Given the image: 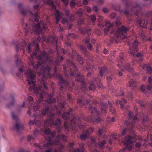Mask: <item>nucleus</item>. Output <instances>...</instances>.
<instances>
[{"mask_svg":"<svg viewBox=\"0 0 152 152\" xmlns=\"http://www.w3.org/2000/svg\"><path fill=\"white\" fill-rule=\"evenodd\" d=\"M41 39V37H38L37 40H34L31 43H29L27 46H26L25 40L22 39L20 43L16 44V51L18 52L22 49L23 54L22 57L23 58L25 50L26 49L30 54V57H28V64L32 66L35 69L40 70L41 71L38 72V74L39 75H42L43 78L51 77V75L50 73V68L49 65H54L55 72L54 75L57 77L59 80V84L60 86L61 90L63 91L68 89L70 91H72V86H74L75 83L72 82L71 85L70 82L64 80L61 75L56 74V66L59 65L60 61L61 62L63 60V57L58 54L57 58L54 62L48 54L45 51H43L41 54L37 55V52L39 49L37 42L40 41Z\"/></svg>","mask_w":152,"mask_h":152,"instance_id":"1","label":"nucleus"},{"mask_svg":"<svg viewBox=\"0 0 152 152\" xmlns=\"http://www.w3.org/2000/svg\"><path fill=\"white\" fill-rule=\"evenodd\" d=\"M19 10L21 14L25 16L29 17L28 23L26 22L25 20L23 18L22 21V24L25 31L26 35L30 36L34 32L37 34L41 33L40 28L43 27V29H45L44 23L41 21V26L39 22V17L37 15L36 10L34 12L31 11L29 7H24L23 4L19 3L18 4Z\"/></svg>","mask_w":152,"mask_h":152,"instance_id":"2","label":"nucleus"},{"mask_svg":"<svg viewBox=\"0 0 152 152\" xmlns=\"http://www.w3.org/2000/svg\"><path fill=\"white\" fill-rule=\"evenodd\" d=\"M19 56L20 54L17 53L15 56L17 64L18 66H20L19 69V72L17 73L16 75L19 77L24 71V74L26 77V81L29 85H31L29 88V90L33 89L34 91L36 92L37 91H38V89L37 88V86H35V82L34 81V79L35 77V73L32 70L29 68L28 69L26 65L18 59Z\"/></svg>","mask_w":152,"mask_h":152,"instance_id":"3","label":"nucleus"},{"mask_svg":"<svg viewBox=\"0 0 152 152\" xmlns=\"http://www.w3.org/2000/svg\"><path fill=\"white\" fill-rule=\"evenodd\" d=\"M120 19L117 18L116 20L115 23L111 24L108 21H105V26L104 32L105 34H108L109 31L112 30L110 33L113 34V38H126L127 36L124 34L127 32L129 28L124 26H122L120 27L119 26L121 25Z\"/></svg>","mask_w":152,"mask_h":152,"instance_id":"4","label":"nucleus"},{"mask_svg":"<svg viewBox=\"0 0 152 152\" xmlns=\"http://www.w3.org/2000/svg\"><path fill=\"white\" fill-rule=\"evenodd\" d=\"M62 116L64 120L69 121H65L64 127L65 130H75L77 127L84 130L85 126L82 124L79 118H76L74 115L68 112H64Z\"/></svg>","mask_w":152,"mask_h":152,"instance_id":"5","label":"nucleus"},{"mask_svg":"<svg viewBox=\"0 0 152 152\" xmlns=\"http://www.w3.org/2000/svg\"><path fill=\"white\" fill-rule=\"evenodd\" d=\"M51 1H52L53 3V1L52 0H49ZM43 4H41V3L39 4V5H35L34 7V12H35V10H36V12H37V15L39 17V22L40 23V26H41V21H42L44 23V28H45V29H43V27H41L40 28V29L41 30V33L42 34L44 31L47 32L48 31V29L47 27V25H50V23L49 21V18L48 16L47 15H45V18H46V20L47 21V22H46L45 21L44 22L41 20V19L40 18V17L38 15L37 12H38L39 9L40 7H41L42 5L44 3H46L48 5L51 7H51L49 4V3L47 2L46 1H45V0H43Z\"/></svg>","mask_w":152,"mask_h":152,"instance_id":"6","label":"nucleus"},{"mask_svg":"<svg viewBox=\"0 0 152 152\" xmlns=\"http://www.w3.org/2000/svg\"><path fill=\"white\" fill-rule=\"evenodd\" d=\"M51 1H52L53 3V1L52 0H49ZM43 4H41V3L39 4V5H35L34 7V12H35V10H36V12H37V15L39 17V22L40 23V26H41V21H42L44 23V28H45V29H43V27H41L40 28V29L41 30V33L42 34L44 31L47 32L48 31V29L47 27V25H50V23L49 21V18L48 16L47 15H45V18H46V20L47 21V22H46L45 21L44 22L41 20V19L40 18V17L38 15L37 12H38L39 9L40 7H41L42 5L44 3H46L48 5L51 7H51L49 4V3L47 2L46 1H45V0H43Z\"/></svg>","mask_w":152,"mask_h":152,"instance_id":"7","label":"nucleus"},{"mask_svg":"<svg viewBox=\"0 0 152 152\" xmlns=\"http://www.w3.org/2000/svg\"><path fill=\"white\" fill-rule=\"evenodd\" d=\"M25 103V102L24 101L22 104H20L18 106L16 114L14 112H12V119L16 122L15 126L13 129H16L18 132L23 130L24 127L22 124L19 123V119L17 116V115L20 113L21 108L24 106Z\"/></svg>","mask_w":152,"mask_h":152,"instance_id":"8","label":"nucleus"},{"mask_svg":"<svg viewBox=\"0 0 152 152\" xmlns=\"http://www.w3.org/2000/svg\"><path fill=\"white\" fill-rule=\"evenodd\" d=\"M128 44L129 46V52L134 57L136 56L137 60L139 61H142L143 60V54L141 53H139L137 54L134 53L137 52L138 49L137 45L138 41L137 40H135L133 42L131 43L130 42L128 41Z\"/></svg>","mask_w":152,"mask_h":152,"instance_id":"9","label":"nucleus"},{"mask_svg":"<svg viewBox=\"0 0 152 152\" xmlns=\"http://www.w3.org/2000/svg\"><path fill=\"white\" fill-rule=\"evenodd\" d=\"M136 140V137L135 136L132 137L128 135L125 137L124 140H122L124 144L125 145L126 147L123 150L120 151L119 152H125V150L127 149L128 151H131L132 148L134 145L133 143Z\"/></svg>","mask_w":152,"mask_h":152,"instance_id":"10","label":"nucleus"},{"mask_svg":"<svg viewBox=\"0 0 152 152\" xmlns=\"http://www.w3.org/2000/svg\"><path fill=\"white\" fill-rule=\"evenodd\" d=\"M141 10V7L140 5L136 4L134 7L132 8L129 11L126 10L124 11V13L128 20L130 21H132V18H129V16L132 15H134L137 16H138Z\"/></svg>","mask_w":152,"mask_h":152,"instance_id":"11","label":"nucleus"},{"mask_svg":"<svg viewBox=\"0 0 152 152\" xmlns=\"http://www.w3.org/2000/svg\"><path fill=\"white\" fill-rule=\"evenodd\" d=\"M128 118L129 121L126 122V124L128 125V129L129 131L133 132H134V124L138 121L137 117L136 116H134L133 113L132 111H130L128 113Z\"/></svg>","mask_w":152,"mask_h":152,"instance_id":"12","label":"nucleus"},{"mask_svg":"<svg viewBox=\"0 0 152 152\" xmlns=\"http://www.w3.org/2000/svg\"><path fill=\"white\" fill-rule=\"evenodd\" d=\"M107 107L108 105L107 104L102 102L101 103L100 105L101 113L98 112L96 108L94 107L93 108L91 104L89 105L88 109L91 110L92 113H95L97 115L99 116L100 115H102V114L105 115Z\"/></svg>","mask_w":152,"mask_h":152,"instance_id":"13","label":"nucleus"},{"mask_svg":"<svg viewBox=\"0 0 152 152\" xmlns=\"http://www.w3.org/2000/svg\"><path fill=\"white\" fill-rule=\"evenodd\" d=\"M121 136V135L120 134L117 135L116 134H112L111 135V137L109 139V137L107 136L106 134H104L103 135V140L100 143H99L98 145L100 148H102L105 144L106 141H108L109 140V143L111 144L112 143V139L117 140L118 141H120V140L119 138Z\"/></svg>","mask_w":152,"mask_h":152,"instance_id":"14","label":"nucleus"},{"mask_svg":"<svg viewBox=\"0 0 152 152\" xmlns=\"http://www.w3.org/2000/svg\"><path fill=\"white\" fill-rule=\"evenodd\" d=\"M51 7V10H54L55 16L56 19V24H58L59 22L60 19L63 16V14L62 12H60L59 11L56 9V7L53 3V2L49 0H45Z\"/></svg>","mask_w":152,"mask_h":152,"instance_id":"15","label":"nucleus"},{"mask_svg":"<svg viewBox=\"0 0 152 152\" xmlns=\"http://www.w3.org/2000/svg\"><path fill=\"white\" fill-rule=\"evenodd\" d=\"M74 145V143L73 142H71L69 143V146L70 148V149L69 150L70 152H84V149L83 148L85 145L84 143H81L79 144V148L80 149V150L78 148L74 149L73 148V147ZM53 145H52V149H53V150H56V152H57V150H56L55 148H54L53 147ZM52 152H54V151H52ZM58 152H63L61 150H60Z\"/></svg>","mask_w":152,"mask_h":152,"instance_id":"16","label":"nucleus"},{"mask_svg":"<svg viewBox=\"0 0 152 152\" xmlns=\"http://www.w3.org/2000/svg\"><path fill=\"white\" fill-rule=\"evenodd\" d=\"M76 79L77 81L81 82L82 83V86L81 89L82 91H83L84 92H85L88 90V88L84 81V76L78 74H77L76 75Z\"/></svg>","mask_w":152,"mask_h":152,"instance_id":"17","label":"nucleus"},{"mask_svg":"<svg viewBox=\"0 0 152 152\" xmlns=\"http://www.w3.org/2000/svg\"><path fill=\"white\" fill-rule=\"evenodd\" d=\"M93 130L94 129L90 127L86 131H84L80 135V139L82 140H85L93 133Z\"/></svg>","mask_w":152,"mask_h":152,"instance_id":"18","label":"nucleus"},{"mask_svg":"<svg viewBox=\"0 0 152 152\" xmlns=\"http://www.w3.org/2000/svg\"><path fill=\"white\" fill-rule=\"evenodd\" d=\"M52 39H53V42L51 41V38L50 37H47L45 36H42V39L43 41H45L48 42H52L53 43H55L56 45V49L58 52V53L57 46V42L58 41L57 37L55 36L52 38Z\"/></svg>","mask_w":152,"mask_h":152,"instance_id":"19","label":"nucleus"},{"mask_svg":"<svg viewBox=\"0 0 152 152\" xmlns=\"http://www.w3.org/2000/svg\"><path fill=\"white\" fill-rule=\"evenodd\" d=\"M100 81V79L99 78H94L92 82L90 83V86L88 89L90 91L95 89L96 88V84Z\"/></svg>","mask_w":152,"mask_h":152,"instance_id":"20","label":"nucleus"},{"mask_svg":"<svg viewBox=\"0 0 152 152\" xmlns=\"http://www.w3.org/2000/svg\"><path fill=\"white\" fill-rule=\"evenodd\" d=\"M148 20L145 21L144 20L139 19L137 20V23L139 25V26L145 28H147V25L148 24Z\"/></svg>","mask_w":152,"mask_h":152,"instance_id":"21","label":"nucleus"},{"mask_svg":"<svg viewBox=\"0 0 152 152\" xmlns=\"http://www.w3.org/2000/svg\"><path fill=\"white\" fill-rule=\"evenodd\" d=\"M77 102L80 106H83V105H85L86 104L89 103L90 100L85 99L83 98H78L77 99Z\"/></svg>","mask_w":152,"mask_h":152,"instance_id":"22","label":"nucleus"},{"mask_svg":"<svg viewBox=\"0 0 152 152\" xmlns=\"http://www.w3.org/2000/svg\"><path fill=\"white\" fill-rule=\"evenodd\" d=\"M15 94H10V98L11 101L7 104V107H10L14 105L15 101Z\"/></svg>","mask_w":152,"mask_h":152,"instance_id":"23","label":"nucleus"},{"mask_svg":"<svg viewBox=\"0 0 152 152\" xmlns=\"http://www.w3.org/2000/svg\"><path fill=\"white\" fill-rule=\"evenodd\" d=\"M79 30L80 32L82 34H87L88 35H89L90 34L89 33L91 31V30L88 26H87L85 28H83L82 27H80L79 28Z\"/></svg>","mask_w":152,"mask_h":152,"instance_id":"24","label":"nucleus"},{"mask_svg":"<svg viewBox=\"0 0 152 152\" xmlns=\"http://www.w3.org/2000/svg\"><path fill=\"white\" fill-rule=\"evenodd\" d=\"M139 35L140 36L141 38L144 41H152V39H151V38H149L148 39H147L146 38V37L144 34L143 31H141L139 33ZM150 48L152 50V44L151 45Z\"/></svg>","mask_w":152,"mask_h":152,"instance_id":"25","label":"nucleus"},{"mask_svg":"<svg viewBox=\"0 0 152 152\" xmlns=\"http://www.w3.org/2000/svg\"><path fill=\"white\" fill-rule=\"evenodd\" d=\"M124 70H127L129 72H131L133 71L132 68H131L130 64L127 63H126L123 65Z\"/></svg>","mask_w":152,"mask_h":152,"instance_id":"26","label":"nucleus"},{"mask_svg":"<svg viewBox=\"0 0 152 152\" xmlns=\"http://www.w3.org/2000/svg\"><path fill=\"white\" fill-rule=\"evenodd\" d=\"M123 58L124 54L123 53H121L120 55L119 58L117 60L118 62V67L120 68L121 67V65L120 64L122 63Z\"/></svg>","mask_w":152,"mask_h":152,"instance_id":"27","label":"nucleus"},{"mask_svg":"<svg viewBox=\"0 0 152 152\" xmlns=\"http://www.w3.org/2000/svg\"><path fill=\"white\" fill-rule=\"evenodd\" d=\"M126 103V101L124 98H122L121 100H116L115 102V103L116 104H119L121 105V108L122 109L123 108L124 104Z\"/></svg>","mask_w":152,"mask_h":152,"instance_id":"28","label":"nucleus"},{"mask_svg":"<svg viewBox=\"0 0 152 152\" xmlns=\"http://www.w3.org/2000/svg\"><path fill=\"white\" fill-rule=\"evenodd\" d=\"M87 120L89 121H91L93 122V123H95V122H100L102 121V119L99 117H97L96 118H94L92 117H91L88 119Z\"/></svg>","mask_w":152,"mask_h":152,"instance_id":"29","label":"nucleus"},{"mask_svg":"<svg viewBox=\"0 0 152 152\" xmlns=\"http://www.w3.org/2000/svg\"><path fill=\"white\" fill-rule=\"evenodd\" d=\"M107 68L106 67H102L99 71V74L101 76L104 75L106 72Z\"/></svg>","mask_w":152,"mask_h":152,"instance_id":"30","label":"nucleus"},{"mask_svg":"<svg viewBox=\"0 0 152 152\" xmlns=\"http://www.w3.org/2000/svg\"><path fill=\"white\" fill-rule=\"evenodd\" d=\"M90 41V39L89 38H86L85 39V41L86 44L87 45V47L90 50H92V45L90 43H88Z\"/></svg>","mask_w":152,"mask_h":152,"instance_id":"31","label":"nucleus"},{"mask_svg":"<svg viewBox=\"0 0 152 152\" xmlns=\"http://www.w3.org/2000/svg\"><path fill=\"white\" fill-rule=\"evenodd\" d=\"M136 83L135 81L133 79L131 80L129 83V86L134 88L136 87Z\"/></svg>","mask_w":152,"mask_h":152,"instance_id":"32","label":"nucleus"},{"mask_svg":"<svg viewBox=\"0 0 152 152\" xmlns=\"http://www.w3.org/2000/svg\"><path fill=\"white\" fill-rule=\"evenodd\" d=\"M84 12L83 10L81 8L78 9L77 11L75 12V14L77 15L79 17H81Z\"/></svg>","mask_w":152,"mask_h":152,"instance_id":"33","label":"nucleus"},{"mask_svg":"<svg viewBox=\"0 0 152 152\" xmlns=\"http://www.w3.org/2000/svg\"><path fill=\"white\" fill-rule=\"evenodd\" d=\"M104 131V130L103 129H99L98 130V134L99 136V142L100 140V139L101 138L102 135V133Z\"/></svg>","mask_w":152,"mask_h":152,"instance_id":"34","label":"nucleus"},{"mask_svg":"<svg viewBox=\"0 0 152 152\" xmlns=\"http://www.w3.org/2000/svg\"><path fill=\"white\" fill-rule=\"evenodd\" d=\"M69 74L66 72H65V75L67 77H68L69 76V75L70 76H73L74 75V72L71 70L69 72Z\"/></svg>","mask_w":152,"mask_h":152,"instance_id":"35","label":"nucleus"},{"mask_svg":"<svg viewBox=\"0 0 152 152\" xmlns=\"http://www.w3.org/2000/svg\"><path fill=\"white\" fill-rule=\"evenodd\" d=\"M148 18L151 20V23L150 25V28H149L148 30H152V12H151L150 14V16Z\"/></svg>","mask_w":152,"mask_h":152,"instance_id":"36","label":"nucleus"},{"mask_svg":"<svg viewBox=\"0 0 152 152\" xmlns=\"http://www.w3.org/2000/svg\"><path fill=\"white\" fill-rule=\"evenodd\" d=\"M109 105L111 107L110 109V112L112 113H114L115 112V110L114 108L112 107V104L110 102H108Z\"/></svg>","mask_w":152,"mask_h":152,"instance_id":"37","label":"nucleus"},{"mask_svg":"<svg viewBox=\"0 0 152 152\" xmlns=\"http://www.w3.org/2000/svg\"><path fill=\"white\" fill-rule=\"evenodd\" d=\"M136 102L139 103L141 107H144V103L142 101H141L140 100H137L136 101Z\"/></svg>","mask_w":152,"mask_h":152,"instance_id":"38","label":"nucleus"},{"mask_svg":"<svg viewBox=\"0 0 152 152\" xmlns=\"http://www.w3.org/2000/svg\"><path fill=\"white\" fill-rule=\"evenodd\" d=\"M77 58L78 61H79L80 62V63L82 64L83 63V60L82 59L80 55H78Z\"/></svg>","mask_w":152,"mask_h":152,"instance_id":"39","label":"nucleus"},{"mask_svg":"<svg viewBox=\"0 0 152 152\" xmlns=\"http://www.w3.org/2000/svg\"><path fill=\"white\" fill-rule=\"evenodd\" d=\"M90 18L92 21L93 23H94L96 20V17L94 15H92L91 16Z\"/></svg>","mask_w":152,"mask_h":152,"instance_id":"40","label":"nucleus"},{"mask_svg":"<svg viewBox=\"0 0 152 152\" xmlns=\"http://www.w3.org/2000/svg\"><path fill=\"white\" fill-rule=\"evenodd\" d=\"M141 91L144 93H145V85H142L141 87L140 88Z\"/></svg>","mask_w":152,"mask_h":152,"instance_id":"41","label":"nucleus"},{"mask_svg":"<svg viewBox=\"0 0 152 152\" xmlns=\"http://www.w3.org/2000/svg\"><path fill=\"white\" fill-rule=\"evenodd\" d=\"M85 10L87 12H89L91 11V8L88 6H86L85 8Z\"/></svg>","mask_w":152,"mask_h":152,"instance_id":"42","label":"nucleus"},{"mask_svg":"<svg viewBox=\"0 0 152 152\" xmlns=\"http://www.w3.org/2000/svg\"><path fill=\"white\" fill-rule=\"evenodd\" d=\"M75 0H72V1L70 2V5L72 7H73L75 5L76 3L75 2Z\"/></svg>","mask_w":152,"mask_h":152,"instance_id":"43","label":"nucleus"},{"mask_svg":"<svg viewBox=\"0 0 152 152\" xmlns=\"http://www.w3.org/2000/svg\"><path fill=\"white\" fill-rule=\"evenodd\" d=\"M99 18L98 19V21L99 22L101 23L103 19V16L99 15L98 16Z\"/></svg>","mask_w":152,"mask_h":152,"instance_id":"44","label":"nucleus"},{"mask_svg":"<svg viewBox=\"0 0 152 152\" xmlns=\"http://www.w3.org/2000/svg\"><path fill=\"white\" fill-rule=\"evenodd\" d=\"M84 20L83 19H80L77 22L78 23L79 25H81L83 23Z\"/></svg>","mask_w":152,"mask_h":152,"instance_id":"45","label":"nucleus"},{"mask_svg":"<svg viewBox=\"0 0 152 152\" xmlns=\"http://www.w3.org/2000/svg\"><path fill=\"white\" fill-rule=\"evenodd\" d=\"M99 10V8L97 7V6H94L93 8V10L95 12H97Z\"/></svg>","mask_w":152,"mask_h":152,"instance_id":"46","label":"nucleus"},{"mask_svg":"<svg viewBox=\"0 0 152 152\" xmlns=\"http://www.w3.org/2000/svg\"><path fill=\"white\" fill-rule=\"evenodd\" d=\"M71 64L72 66L74 68L75 71H77L78 69L77 68L75 65L72 62H71Z\"/></svg>","mask_w":152,"mask_h":152,"instance_id":"47","label":"nucleus"},{"mask_svg":"<svg viewBox=\"0 0 152 152\" xmlns=\"http://www.w3.org/2000/svg\"><path fill=\"white\" fill-rule=\"evenodd\" d=\"M61 22L62 23L64 24L66 23H67V19L63 18L61 20Z\"/></svg>","mask_w":152,"mask_h":152,"instance_id":"48","label":"nucleus"},{"mask_svg":"<svg viewBox=\"0 0 152 152\" xmlns=\"http://www.w3.org/2000/svg\"><path fill=\"white\" fill-rule=\"evenodd\" d=\"M61 1L64 3L65 5H67L69 3V0H61Z\"/></svg>","mask_w":152,"mask_h":152,"instance_id":"49","label":"nucleus"},{"mask_svg":"<svg viewBox=\"0 0 152 152\" xmlns=\"http://www.w3.org/2000/svg\"><path fill=\"white\" fill-rule=\"evenodd\" d=\"M77 5L78 6H81L82 5V3L81 1H78L76 3Z\"/></svg>","mask_w":152,"mask_h":152,"instance_id":"50","label":"nucleus"},{"mask_svg":"<svg viewBox=\"0 0 152 152\" xmlns=\"http://www.w3.org/2000/svg\"><path fill=\"white\" fill-rule=\"evenodd\" d=\"M65 14L67 16H69L70 12L68 10L65 9Z\"/></svg>","mask_w":152,"mask_h":152,"instance_id":"51","label":"nucleus"},{"mask_svg":"<svg viewBox=\"0 0 152 152\" xmlns=\"http://www.w3.org/2000/svg\"><path fill=\"white\" fill-rule=\"evenodd\" d=\"M127 96L128 98L132 99V93L131 92H129Z\"/></svg>","mask_w":152,"mask_h":152,"instance_id":"52","label":"nucleus"},{"mask_svg":"<svg viewBox=\"0 0 152 152\" xmlns=\"http://www.w3.org/2000/svg\"><path fill=\"white\" fill-rule=\"evenodd\" d=\"M116 16V13L115 12L112 13L111 15V17L112 18H115Z\"/></svg>","mask_w":152,"mask_h":152,"instance_id":"53","label":"nucleus"},{"mask_svg":"<svg viewBox=\"0 0 152 152\" xmlns=\"http://www.w3.org/2000/svg\"><path fill=\"white\" fill-rule=\"evenodd\" d=\"M142 143L140 142H137L136 144V146L137 147L139 148L141 146Z\"/></svg>","mask_w":152,"mask_h":152,"instance_id":"54","label":"nucleus"},{"mask_svg":"<svg viewBox=\"0 0 152 152\" xmlns=\"http://www.w3.org/2000/svg\"><path fill=\"white\" fill-rule=\"evenodd\" d=\"M123 94V92L121 91L120 92V94L118 93L117 94H115V96H120L121 95H122Z\"/></svg>","mask_w":152,"mask_h":152,"instance_id":"55","label":"nucleus"},{"mask_svg":"<svg viewBox=\"0 0 152 152\" xmlns=\"http://www.w3.org/2000/svg\"><path fill=\"white\" fill-rule=\"evenodd\" d=\"M122 1L123 2H125L126 3V7L127 9H128V3L126 0H122Z\"/></svg>","mask_w":152,"mask_h":152,"instance_id":"56","label":"nucleus"},{"mask_svg":"<svg viewBox=\"0 0 152 152\" xmlns=\"http://www.w3.org/2000/svg\"><path fill=\"white\" fill-rule=\"evenodd\" d=\"M88 0H84L83 1V4L84 5H86L88 4Z\"/></svg>","mask_w":152,"mask_h":152,"instance_id":"57","label":"nucleus"},{"mask_svg":"<svg viewBox=\"0 0 152 152\" xmlns=\"http://www.w3.org/2000/svg\"><path fill=\"white\" fill-rule=\"evenodd\" d=\"M102 10H103V12L106 13L108 12V10L107 8L104 7L103 8V9H102Z\"/></svg>","mask_w":152,"mask_h":152,"instance_id":"58","label":"nucleus"},{"mask_svg":"<svg viewBox=\"0 0 152 152\" xmlns=\"http://www.w3.org/2000/svg\"><path fill=\"white\" fill-rule=\"evenodd\" d=\"M91 140L92 142L94 144H95V140L94 137H92L91 138Z\"/></svg>","mask_w":152,"mask_h":152,"instance_id":"59","label":"nucleus"},{"mask_svg":"<svg viewBox=\"0 0 152 152\" xmlns=\"http://www.w3.org/2000/svg\"><path fill=\"white\" fill-rule=\"evenodd\" d=\"M80 48L82 50H83V51H85V50L86 49V48H85V47H84V46H83L81 45L80 46Z\"/></svg>","mask_w":152,"mask_h":152,"instance_id":"60","label":"nucleus"},{"mask_svg":"<svg viewBox=\"0 0 152 152\" xmlns=\"http://www.w3.org/2000/svg\"><path fill=\"white\" fill-rule=\"evenodd\" d=\"M148 140V137H147V138H146L145 139V140H144V142H145V143H144L143 144V146H145V147H146V145H145V143H146L147 141Z\"/></svg>","mask_w":152,"mask_h":152,"instance_id":"61","label":"nucleus"},{"mask_svg":"<svg viewBox=\"0 0 152 152\" xmlns=\"http://www.w3.org/2000/svg\"><path fill=\"white\" fill-rule=\"evenodd\" d=\"M126 128L124 129L122 132L121 135H124L126 133Z\"/></svg>","mask_w":152,"mask_h":152,"instance_id":"62","label":"nucleus"},{"mask_svg":"<svg viewBox=\"0 0 152 152\" xmlns=\"http://www.w3.org/2000/svg\"><path fill=\"white\" fill-rule=\"evenodd\" d=\"M110 120V121H109V122H114L115 121V119L114 117H113Z\"/></svg>","mask_w":152,"mask_h":152,"instance_id":"63","label":"nucleus"},{"mask_svg":"<svg viewBox=\"0 0 152 152\" xmlns=\"http://www.w3.org/2000/svg\"><path fill=\"white\" fill-rule=\"evenodd\" d=\"M123 70L122 69L120 71H119V72L118 74H119V76H121L123 74H122V71Z\"/></svg>","mask_w":152,"mask_h":152,"instance_id":"64","label":"nucleus"}]
</instances>
